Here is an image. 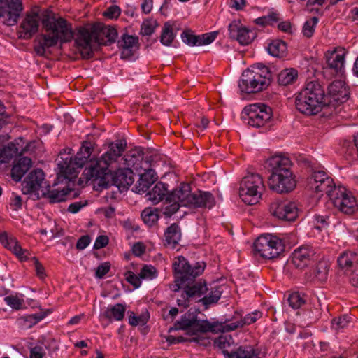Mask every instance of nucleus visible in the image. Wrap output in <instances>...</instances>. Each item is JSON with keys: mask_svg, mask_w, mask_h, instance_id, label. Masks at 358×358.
I'll return each mask as SVG.
<instances>
[{"mask_svg": "<svg viewBox=\"0 0 358 358\" xmlns=\"http://www.w3.org/2000/svg\"><path fill=\"white\" fill-rule=\"evenodd\" d=\"M164 205L162 213L166 217H170L181 206L191 208H211L215 205V199L213 194L208 192L198 191L192 193L190 185L182 183L178 188L169 192L165 197Z\"/></svg>", "mask_w": 358, "mask_h": 358, "instance_id": "f257e3e1", "label": "nucleus"}, {"mask_svg": "<svg viewBox=\"0 0 358 358\" xmlns=\"http://www.w3.org/2000/svg\"><path fill=\"white\" fill-rule=\"evenodd\" d=\"M45 34L38 35L34 40V50L38 56H45L47 50L73 38L71 24L62 17L47 16L42 20Z\"/></svg>", "mask_w": 358, "mask_h": 358, "instance_id": "f03ea898", "label": "nucleus"}, {"mask_svg": "<svg viewBox=\"0 0 358 358\" xmlns=\"http://www.w3.org/2000/svg\"><path fill=\"white\" fill-rule=\"evenodd\" d=\"M117 36L114 27L98 22L80 27L75 43L82 57L90 59L93 55L95 45H110L115 41Z\"/></svg>", "mask_w": 358, "mask_h": 358, "instance_id": "7ed1b4c3", "label": "nucleus"}, {"mask_svg": "<svg viewBox=\"0 0 358 358\" xmlns=\"http://www.w3.org/2000/svg\"><path fill=\"white\" fill-rule=\"evenodd\" d=\"M327 104L324 87L318 80L307 82L296 94V108L306 115L317 114Z\"/></svg>", "mask_w": 358, "mask_h": 358, "instance_id": "20e7f679", "label": "nucleus"}, {"mask_svg": "<svg viewBox=\"0 0 358 358\" xmlns=\"http://www.w3.org/2000/svg\"><path fill=\"white\" fill-rule=\"evenodd\" d=\"M271 78V72L268 67L257 64L243 72L238 86L242 92L256 93L269 85Z\"/></svg>", "mask_w": 358, "mask_h": 358, "instance_id": "39448f33", "label": "nucleus"}, {"mask_svg": "<svg viewBox=\"0 0 358 358\" xmlns=\"http://www.w3.org/2000/svg\"><path fill=\"white\" fill-rule=\"evenodd\" d=\"M92 151V148L90 143H86L83 145L73 159L71 157H66L62 162H60L58 165L61 176H58V179L62 176L71 181L77 178L79 169L85 165L90 157Z\"/></svg>", "mask_w": 358, "mask_h": 358, "instance_id": "423d86ee", "label": "nucleus"}, {"mask_svg": "<svg viewBox=\"0 0 358 358\" xmlns=\"http://www.w3.org/2000/svg\"><path fill=\"white\" fill-rule=\"evenodd\" d=\"M264 190L263 179L257 173H250L241 180L239 195L243 201L248 205L256 203Z\"/></svg>", "mask_w": 358, "mask_h": 358, "instance_id": "0eeeda50", "label": "nucleus"}, {"mask_svg": "<svg viewBox=\"0 0 358 358\" xmlns=\"http://www.w3.org/2000/svg\"><path fill=\"white\" fill-rule=\"evenodd\" d=\"M255 255L267 259L278 257L285 250L282 239L272 234L259 236L253 244Z\"/></svg>", "mask_w": 358, "mask_h": 358, "instance_id": "6e6552de", "label": "nucleus"}, {"mask_svg": "<svg viewBox=\"0 0 358 358\" xmlns=\"http://www.w3.org/2000/svg\"><path fill=\"white\" fill-rule=\"evenodd\" d=\"M205 266L204 262H196L192 266L184 257H176L173 263L175 282L180 287L187 282L194 280L196 277L203 272Z\"/></svg>", "mask_w": 358, "mask_h": 358, "instance_id": "1a4fd4ad", "label": "nucleus"}, {"mask_svg": "<svg viewBox=\"0 0 358 358\" xmlns=\"http://www.w3.org/2000/svg\"><path fill=\"white\" fill-rule=\"evenodd\" d=\"M117 159L115 157H113L109 152L106 151L100 159L91 161L90 164L85 169L83 174L87 180L95 181L99 179L100 182H99V185L107 187V185H104L103 180L106 176L110 172L108 167L115 162Z\"/></svg>", "mask_w": 358, "mask_h": 358, "instance_id": "9d476101", "label": "nucleus"}, {"mask_svg": "<svg viewBox=\"0 0 358 358\" xmlns=\"http://www.w3.org/2000/svg\"><path fill=\"white\" fill-rule=\"evenodd\" d=\"M272 117L271 108L264 103H254L244 108L242 118L253 127H264Z\"/></svg>", "mask_w": 358, "mask_h": 358, "instance_id": "9b49d317", "label": "nucleus"}, {"mask_svg": "<svg viewBox=\"0 0 358 358\" xmlns=\"http://www.w3.org/2000/svg\"><path fill=\"white\" fill-rule=\"evenodd\" d=\"M329 199L335 208L343 213L352 215L358 208L355 197L343 187H338Z\"/></svg>", "mask_w": 358, "mask_h": 358, "instance_id": "f8f14e48", "label": "nucleus"}, {"mask_svg": "<svg viewBox=\"0 0 358 358\" xmlns=\"http://www.w3.org/2000/svg\"><path fill=\"white\" fill-rule=\"evenodd\" d=\"M309 188L317 193L326 194L329 197L337 189L334 180L323 171L313 172L308 178Z\"/></svg>", "mask_w": 358, "mask_h": 358, "instance_id": "ddd939ff", "label": "nucleus"}, {"mask_svg": "<svg viewBox=\"0 0 358 358\" xmlns=\"http://www.w3.org/2000/svg\"><path fill=\"white\" fill-rule=\"evenodd\" d=\"M224 324L218 322L210 323L208 320H194L193 327L189 330V336H194L189 338V342H195L201 345L206 346L210 344L209 339L199 335L206 332H215L222 331Z\"/></svg>", "mask_w": 358, "mask_h": 358, "instance_id": "4468645a", "label": "nucleus"}, {"mask_svg": "<svg viewBox=\"0 0 358 358\" xmlns=\"http://www.w3.org/2000/svg\"><path fill=\"white\" fill-rule=\"evenodd\" d=\"M268 183L271 189L280 194L290 192L296 186V181L292 171L271 174Z\"/></svg>", "mask_w": 358, "mask_h": 358, "instance_id": "2eb2a0df", "label": "nucleus"}, {"mask_svg": "<svg viewBox=\"0 0 358 358\" xmlns=\"http://www.w3.org/2000/svg\"><path fill=\"white\" fill-rule=\"evenodd\" d=\"M346 50L343 48L338 47L332 51L326 53V71H331L333 76H341L343 73L345 57Z\"/></svg>", "mask_w": 358, "mask_h": 358, "instance_id": "dca6fc26", "label": "nucleus"}, {"mask_svg": "<svg viewBox=\"0 0 358 358\" xmlns=\"http://www.w3.org/2000/svg\"><path fill=\"white\" fill-rule=\"evenodd\" d=\"M23 10L20 0H1L0 17L3 18L8 25L15 24Z\"/></svg>", "mask_w": 358, "mask_h": 358, "instance_id": "f3484780", "label": "nucleus"}, {"mask_svg": "<svg viewBox=\"0 0 358 358\" xmlns=\"http://www.w3.org/2000/svg\"><path fill=\"white\" fill-rule=\"evenodd\" d=\"M228 30L229 37L243 45L250 43L256 36L255 32L245 27L239 20L231 22Z\"/></svg>", "mask_w": 358, "mask_h": 358, "instance_id": "a211bd4d", "label": "nucleus"}, {"mask_svg": "<svg viewBox=\"0 0 358 358\" xmlns=\"http://www.w3.org/2000/svg\"><path fill=\"white\" fill-rule=\"evenodd\" d=\"M271 213L280 220L294 221L298 216V208L294 202L282 201L271 204Z\"/></svg>", "mask_w": 358, "mask_h": 358, "instance_id": "6ab92c4d", "label": "nucleus"}, {"mask_svg": "<svg viewBox=\"0 0 358 358\" xmlns=\"http://www.w3.org/2000/svg\"><path fill=\"white\" fill-rule=\"evenodd\" d=\"M40 17L36 13H27L20 25L18 34L22 39L31 38L38 30Z\"/></svg>", "mask_w": 358, "mask_h": 358, "instance_id": "aec40b11", "label": "nucleus"}, {"mask_svg": "<svg viewBox=\"0 0 358 358\" xmlns=\"http://www.w3.org/2000/svg\"><path fill=\"white\" fill-rule=\"evenodd\" d=\"M24 143L22 138L15 140L14 142L8 143L7 145L0 148V162L2 164L8 162L17 155H22L29 150V144L22 147Z\"/></svg>", "mask_w": 358, "mask_h": 358, "instance_id": "412c9836", "label": "nucleus"}, {"mask_svg": "<svg viewBox=\"0 0 358 358\" xmlns=\"http://www.w3.org/2000/svg\"><path fill=\"white\" fill-rule=\"evenodd\" d=\"M134 169L131 167L119 169L111 173L113 184L117 187L121 192L127 189L134 182Z\"/></svg>", "mask_w": 358, "mask_h": 358, "instance_id": "4be33fe9", "label": "nucleus"}, {"mask_svg": "<svg viewBox=\"0 0 358 358\" xmlns=\"http://www.w3.org/2000/svg\"><path fill=\"white\" fill-rule=\"evenodd\" d=\"M315 257V252L312 248L303 246L294 250L292 262L295 267L302 269L313 262Z\"/></svg>", "mask_w": 358, "mask_h": 358, "instance_id": "5701e85b", "label": "nucleus"}, {"mask_svg": "<svg viewBox=\"0 0 358 358\" xmlns=\"http://www.w3.org/2000/svg\"><path fill=\"white\" fill-rule=\"evenodd\" d=\"M56 183L52 186L47 185L41 189V196L46 198L50 203H60L68 199L69 194L72 191L69 188H55Z\"/></svg>", "mask_w": 358, "mask_h": 358, "instance_id": "b1692460", "label": "nucleus"}, {"mask_svg": "<svg viewBox=\"0 0 358 358\" xmlns=\"http://www.w3.org/2000/svg\"><path fill=\"white\" fill-rule=\"evenodd\" d=\"M268 166L271 174L284 173L292 171V163L289 157L285 155H275L268 159Z\"/></svg>", "mask_w": 358, "mask_h": 358, "instance_id": "393cba45", "label": "nucleus"}, {"mask_svg": "<svg viewBox=\"0 0 358 358\" xmlns=\"http://www.w3.org/2000/svg\"><path fill=\"white\" fill-rule=\"evenodd\" d=\"M328 94L332 99V101L341 103L348 99L350 92L343 80H336L329 85Z\"/></svg>", "mask_w": 358, "mask_h": 358, "instance_id": "a878e982", "label": "nucleus"}, {"mask_svg": "<svg viewBox=\"0 0 358 358\" xmlns=\"http://www.w3.org/2000/svg\"><path fill=\"white\" fill-rule=\"evenodd\" d=\"M142 169L144 172L139 173L140 178L134 187L136 192L138 194L145 192L156 180L155 171L150 168L149 163L146 162Z\"/></svg>", "mask_w": 358, "mask_h": 358, "instance_id": "bb28decb", "label": "nucleus"}, {"mask_svg": "<svg viewBox=\"0 0 358 358\" xmlns=\"http://www.w3.org/2000/svg\"><path fill=\"white\" fill-rule=\"evenodd\" d=\"M0 243L11 250L21 261L29 259V252L21 248L15 238L9 237L6 232L1 233Z\"/></svg>", "mask_w": 358, "mask_h": 358, "instance_id": "cd10ccee", "label": "nucleus"}, {"mask_svg": "<svg viewBox=\"0 0 358 358\" xmlns=\"http://www.w3.org/2000/svg\"><path fill=\"white\" fill-rule=\"evenodd\" d=\"M44 180V173L40 169H34L25 178L24 180V187L29 192L41 191L44 187L42 184Z\"/></svg>", "mask_w": 358, "mask_h": 358, "instance_id": "c85d7f7f", "label": "nucleus"}, {"mask_svg": "<svg viewBox=\"0 0 358 358\" xmlns=\"http://www.w3.org/2000/svg\"><path fill=\"white\" fill-rule=\"evenodd\" d=\"M208 291L205 281L199 280L192 283L188 282L184 287L185 297L189 299H196L204 295Z\"/></svg>", "mask_w": 358, "mask_h": 358, "instance_id": "c756f323", "label": "nucleus"}, {"mask_svg": "<svg viewBox=\"0 0 358 358\" xmlns=\"http://www.w3.org/2000/svg\"><path fill=\"white\" fill-rule=\"evenodd\" d=\"M138 43V38L127 34H123L117 41V45L121 49V57L127 59L133 55V48Z\"/></svg>", "mask_w": 358, "mask_h": 358, "instance_id": "7c9ffc66", "label": "nucleus"}, {"mask_svg": "<svg viewBox=\"0 0 358 358\" xmlns=\"http://www.w3.org/2000/svg\"><path fill=\"white\" fill-rule=\"evenodd\" d=\"M32 166L31 159L29 157H24L18 159L14 164L11 169V177L15 182H19L24 175L29 171Z\"/></svg>", "mask_w": 358, "mask_h": 358, "instance_id": "2f4dec72", "label": "nucleus"}, {"mask_svg": "<svg viewBox=\"0 0 358 358\" xmlns=\"http://www.w3.org/2000/svg\"><path fill=\"white\" fill-rule=\"evenodd\" d=\"M164 245L174 249L181 239V231L176 223L171 224L164 232Z\"/></svg>", "mask_w": 358, "mask_h": 358, "instance_id": "473e14b6", "label": "nucleus"}, {"mask_svg": "<svg viewBox=\"0 0 358 358\" xmlns=\"http://www.w3.org/2000/svg\"><path fill=\"white\" fill-rule=\"evenodd\" d=\"M125 162L128 166L131 167L135 171H138L145 167V162H143V153L141 149H134L130 150L125 155Z\"/></svg>", "mask_w": 358, "mask_h": 358, "instance_id": "72a5a7b5", "label": "nucleus"}, {"mask_svg": "<svg viewBox=\"0 0 358 358\" xmlns=\"http://www.w3.org/2000/svg\"><path fill=\"white\" fill-rule=\"evenodd\" d=\"M262 317V313L255 311L252 313L246 315L243 319L231 322L230 324H224L222 328V331H231L236 330L238 327H242L244 325H249L255 322L258 319Z\"/></svg>", "mask_w": 358, "mask_h": 358, "instance_id": "f704fd0d", "label": "nucleus"}, {"mask_svg": "<svg viewBox=\"0 0 358 358\" xmlns=\"http://www.w3.org/2000/svg\"><path fill=\"white\" fill-rule=\"evenodd\" d=\"M260 351L250 345H241L230 352L231 358H260Z\"/></svg>", "mask_w": 358, "mask_h": 358, "instance_id": "c9c22d12", "label": "nucleus"}, {"mask_svg": "<svg viewBox=\"0 0 358 358\" xmlns=\"http://www.w3.org/2000/svg\"><path fill=\"white\" fill-rule=\"evenodd\" d=\"M126 311L125 306L122 303H116L114 306H108L102 314V317L110 322L113 320L121 321L124 317Z\"/></svg>", "mask_w": 358, "mask_h": 358, "instance_id": "e433bc0d", "label": "nucleus"}, {"mask_svg": "<svg viewBox=\"0 0 358 358\" xmlns=\"http://www.w3.org/2000/svg\"><path fill=\"white\" fill-rule=\"evenodd\" d=\"M167 187L168 185L165 183L161 182H157L152 190L148 193V199L155 203H158L163 199L165 200V197L169 194Z\"/></svg>", "mask_w": 358, "mask_h": 358, "instance_id": "4c0bfd02", "label": "nucleus"}, {"mask_svg": "<svg viewBox=\"0 0 358 358\" xmlns=\"http://www.w3.org/2000/svg\"><path fill=\"white\" fill-rule=\"evenodd\" d=\"M298 78V71L290 68L281 71L278 76V82L280 85H288L294 83Z\"/></svg>", "mask_w": 358, "mask_h": 358, "instance_id": "58836bf2", "label": "nucleus"}, {"mask_svg": "<svg viewBox=\"0 0 358 358\" xmlns=\"http://www.w3.org/2000/svg\"><path fill=\"white\" fill-rule=\"evenodd\" d=\"M268 53L276 57H284L287 50V44L282 40H274L268 46Z\"/></svg>", "mask_w": 358, "mask_h": 358, "instance_id": "ea45409f", "label": "nucleus"}, {"mask_svg": "<svg viewBox=\"0 0 358 358\" xmlns=\"http://www.w3.org/2000/svg\"><path fill=\"white\" fill-rule=\"evenodd\" d=\"M233 343V339L231 336H220L215 341V345L218 349L222 350V354L225 358H231L230 352L228 350Z\"/></svg>", "mask_w": 358, "mask_h": 358, "instance_id": "a19ab883", "label": "nucleus"}, {"mask_svg": "<svg viewBox=\"0 0 358 358\" xmlns=\"http://www.w3.org/2000/svg\"><path fill=\"white\" fill-rule=\"evenodd\" d=\"M329 265V262L326 260L319 261L313 268L315 278L320 282L325 281L327 279Z\"/></svg>", "mask_w": 358, "mask_h": 358, "instance_id": "79ce46f5", "label": "nucleus"}, {"mask_svg": "<svg viewBox=\"0 0 358 358\" xmlns=\"http://www.w3.org/2000/svg\"><path fill=\"white\" fill-rule=\"evenodd\" d=\"M357 261V255L350 251L343 252L338 258V264L341 268H351Z\"/></svg>", "mask_w": 358, "mask_h": 358, "instance_id": "37998d69", "label": "nucleus"}, {"mask_svg": "<svg viewBox=\"0 0 358 358\" xmlns=\"http://www.w3.org/2000/svg\"><path fill=\"white\" fill-rule=\"evenodd\" d=\"M141 217L145 224L151 227L154 225L159 219L158 209L146 208L142 211Z\"/></svg>", "mask_w": 358, "mask_h": 358, "instance_id": "c03bdc74", "label": "nucleus"}, {"mask_svg": "<svg viewBox=\"0 0 358 358\" xmlns=\"http://www.w3.org/2000/svg\"><path fill=\"white\" fill-rule=\"evenodd\" d=\"M175 36L171 24L169 22L164 23L160 36V42L164 45L169 46L173 42Z\"/></svg>", "mask_w": 358, "mask_h": 358, "instance_id": "a18cd8bd", "label": "nucleus"}, {"mask_svg": "<svg viewBox=\"0 0 358 358\" xmlns=\"http://www.w3.org/2000/svg\"><path fill=\"white\" fill-rule=\"evenodd\" d=\"M280 20L279 13L275 12L269 13L267 15L259 17L254 20V22L261 27L272 24Z\"/></svg>", "mask_w": 358, "mask_h": 358, "instance_id": "49530a36", "label": "nucleus"}, {"mask_svg": "<svg viewBox=\"0 0 358 358\" xmlns=\"http://www.w3.org/2000/svg\"><path fill=\"white\" fill-rule=\"evenodd\" d=\"M287 302L293 309H298L305 304L306 299L299 292H293L289 295Z\"/></svg>", "mask_w": 358, "mask_h": 358, "instance_id": "de8ad7c7", "label": "nucleus"}, {"mask_svg": "<svg viewBox=\"0 0 358 358\" xmlns=\"http://www.w3.org/2000/svg\"><path fill=\"white\" fill-rule=\"evenodd\" d=\"M150 318L148 311L143 313L138 316H136L134 313H131L129 316V323L130 325L136 327L137 325L145 324Z\"/></svg>", "mask_w": 358, "mask_h": 358, "instance_id": "09e8293b", "label": "nucleus"}, {"mask_svg": "<svg viewBox=\"0 0 358 358\" xmlns=\"http://www.w3.org/2000/svg\"><path fill=\"white\" fill-rule=\"evenodd\" d=\"M318 22L317 17H313L308 20L303 24L302 32L304 36L310 38L313 35L315 27Z\"/></svg>", "mask_w": 358, "mask_h": 358, "instance_id": "8fccbe9b", "label": "nucleus"}, {"mask_svg": "<svg viewBox=\"0 0 358 358\" xmlns=\"http://www.w3.org/2000/svg\"><path fill=\"white\" fill-rule=\"evenodd\" d=\"M139 276L141 280H152L157 278V271L152 265H144L139 273Z\"/></svg>", "mask_w": 358, "mask_h": 358, "instance_id": "3c124183", "label": "nucleus"}, {"mask_svg": "<svg viewBox=\"0 0 358 358\" xmlns=\"http://www.w3.org/2000/svg\"><path fill=\"white\" fill-rule=\"evenodd\" d=\"M182 41L190 46L199 45V35H194L191 30H185L181 34Z\"/></svg>", "mask_w": 358, "mask_h": 358, "instance_id": "603ef678", "label": "nucleus"}, {"mask_svg": "<svg viewBox=\"0 0 358 358\" xmlns=\"http://www.w3.org/2000/svg\"><path fill=\"white\" fill-rule=\"evenodd\" d=\"M221 294L222 292L218 288H216L215 289L212 290L207 296L201 298L200 301H201L204 305L208 306L217 302L220 299Z\"/></svg>", "mask_w": 358, "mask_h": 358, "instance_id": "864d4df0", "label": "nucleus"}, {"mask_svg": "<svg viewBox=\"0 0 358 358\" xmlns=\"http://www.w3.org/2000/svg\"><path fill=\"white\" fill-rule=\"evenodd\" d=\"M125 149L124 145L121 141H117L116 143H112L109 145V152L113 157L118 159Z\"/></svg>", "mask_w": 358, "mask_h": 358, "instance_id": "5fc2aeb1", "label": "nucleus"}, {"mask_svg": "<svg viewBox=\"0 0 358 358\" xmlns=\"http://www.w3.org/2000/svg\"><path fill=\"white\" fill-rule=\"evenodd\" d=\"M6 303L12 308L19 310L22 306L24 300L18 298L17 296L10 295L4 298Z\"/></svg>", "mask_w": 358, "mask_h": 358, "instance_id": "6e6d98bb", "label": "nucleus"}, {"mask_svg": "<svg viewBox=\"0 0 358 358\" xmlns=\"http://www.w3.org/2000/svg\"><path fill=\"white\" fill-rule=\"evenodd\" d=\"M218 34L217 31H212L199 35V45H208L213 42L217 38Z\"/></svg>", "mask_w": 358, "mask_h": 358, "instance_id": "4d7b16f0", "label": "nucleus"}, {"mask_svg": "<svg viewBox=\"0 0 358 358\" xmlns=\"http://www.w3.org/2000/svg\"><path fill=\"white\" fill-rule=\"evenodd\" d=\"M194 320H189L186 317L181 318L176 324L175 329H184L186 330V334L189 335V330L193 327Z\"/></svg>", "mask_w": 358, "mask_h": 358, "instance_id": "13d9d810", "label": "nucleus"}, {"mask_svg": "<svg viewBox=\"0 0 358 358\" xmlns=\"http://www.w3.org/2000/svg\"><path fill=\"white\" fill-rule=\"evenodd\" d=\"M125 280L135 288H138L141 285L140 276H137L134 272L128 271L124 273Z\"/></svg>", "mask_w": 358, "mask_h": 358, "instance_id": "bf43d9fd", "label": "nucleus"}, {"mask_svg": "<svg viewBox=\"0 0 358 358\" xmlns=\"http://www.w3.org/2000/svg\"><path fill=\"white\" fill-rule=\"evenodd\" d=\"M350 320L348 316L343 315L341 317H338L337 318H334L332 320V327L336 330H338L341 329H343L348 326Z\"/></svg>", "mask_w": 358, "mask_h": 358, "instance_id": "052dcab7", "label": "nucleus"}, {"mask_svg": "<svg viewBox=\"0 0 358 358\" xmlns=\"http://www.w3.org/2000/svg\"><path fill=\"white\" fill-rule=\"evenodd\" d=\"M110 264L108 262H103L96 268L95 276L99 279L103 278L110 271Z\"/></svg>", "mask_w": 358, "mask_h": 358, "instance_id": "680f3d73", "label": "nucleus"}, {"mask_svg": "<svg viewBox=\"0 0 358 358\" xmlns=\"http://www.w3.org/2000/svg\"><path fill=\"white\" fill-rule=\"evenodd\" d=\"M31 260L32 261L33 264L34 266L37 276L39 277L41 279L44 278L46 276V275L45 273V268L43 267V266L39 262L38 259L35 257H31Z\"/></svg>", "mask_w": 358, "mask_h": 358, "instance_id": "e2e57ef3", "label": "nucleus"}, {"mask_svg": "<svg viewBox=\"0 0 358 358\" xmlns=\"http://www.w3.org/2000/svg\"><path fill=\"white\" fill-rule=\"evenodd\" d=\"M120 8L117 6L114 5L107 8V10L104 12V16L110 19L117 18L120 15Z\"/></svg>", "mask_w": 358, "mask_h": 358, "instance_id": "0e129e2a", "label": "nucleus"}, {"mask_svg": "<svg viewBox=\"0 0 358 358\" xmlns=\"http://www.w3.org/2000/svg\"><path fill=\"white\" fill-rule=\"evenodd\" d=\"M45 355V350L43 347L36 345L30 350V358H43Z\"/></svg>", "mask_w": 358, "mask_h": 358, "instance_id": "69168bd1", "label": "nucleus"}, {"mask_svg": "<svg viewBox=\"0 0 358 358\" xmlns=\"http://www.w3.org/2000/svg\"><path fill=\"white\" fill-rule=\"evenodd\" d=\"M108 241L109 240H108V236H103V235L99 236L96 238L95 243L94 244V248L96 250H99V249L104 248L105 246H106L108 245Z\"/></svg>", "mask_w": 358, "mask_h": 358, "instance_id": "338daca9", "label": "nucleus"}, {"mask_svg": "<svg viewBox=\"0 0 358 358\" xmlns=\"http://www.w3.org/2000/svg\"><path fill=\"white\" fill-rule=\"evenodd\" d=\"M91 238L88 235L81 236L76 243V248L83 250L90 243Z\"/></svg>", "mask_w": 358, "mask_h": 358, "instance_id": "774afa93", "label": "nucleus"}]
</instances>
